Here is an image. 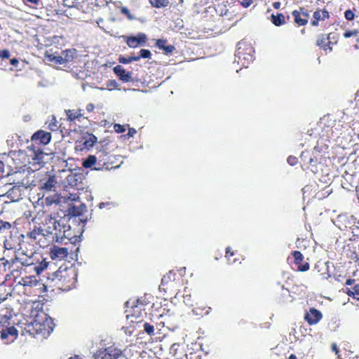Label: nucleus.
Listing matches in <instances>:
<instances>
[{
  "instance_id": "obj_1",
  "label": "nucleus",
  "mask_w": 359,
  "mask_h": 359,
  "mask_svg": "<svg viewBox=\"0 0 359 359\" xmlns=\"http://www.w3.org/2000/svg\"><path fill=\"white\" fill-rule=\"evenodd\" d=\"M42 216L44 217L42 222L44 229L34 227V229L28 232L27 236L30 240L29 243L32 245H39V247H47L48 245L46 236L53 235V240L57 239L65 236L70 226L69 224V217L66 215L65 211L60 210L53 214H46L42 212Z\"/></svg>"
},
{
  "instance_id": "obj_2",
  "label": "nucleus",
  "mask_w": 359,
  "mask_h": 359,
  "mask_svg": "<svg viewBox=\"0 0 359 359\" xmlns=\"http://www.w3.org/2000/svg\"><path fill=\"white\" fill-rule=\"evenodd\" d=\"M79 248H51L50 257L53 260H64L71 266H60L59 269L48 276L55 287L64 291L71 290L76 282V271L74 267L78 260Z\"/></svg>"
},
{
  "instance_id": "obj_3",
  "label": "nucleus",
  "mask_w": 359,
  "mask_h": 359,
  "mask_svg": "<svg viewBox=\"0 0 359 359\" xmlns=\"http://www.w3.org/2000/svg\"><path fill=\"white\" fill-rule=\"evenodd\" d=\"M22 250L24 248H18L15 251V259L22 265L25 266L24 269L25 273L34 271L37 275H39L48 265L46 258H43L40 252H36L33 255L27 257L24 256Z\"/></svg>"
},
{
  "instance_id": "obj_4",
  "label": "nucleus",
  "mask_w": 359,
  "mask_h": 359,
  "mask_svg": "<svg viewBox=\"0 0 359 359\" xmlns=\"http://www.w3.org/2000/svg\"><path fill=\"white\" fill-rule=\"evenodd\" d=\"M100 146L97 147V154L98 158L97 170H111L119 166L118 159L116 156L110 154L107 147V144L100 142Z\"/></svg>"
},
{
  "instance_id": "obj_5",
  "label": "nucleus",
  "mask_w": 359,
  "mask_h": 359,
  "mask_svg": "<svg viewBox=\"0 0 359 359\" xmlns=\"http://www.w3.org/2000/svg\"><path fill=\"white\" fill-rule=\"evenodd\" d=\"M254 52L250 44L243 41H239L237 44L234 62L241 64L244 67H248L254 59L252 54Z\"/></svg>"
},
{
  "instance_id": "obj_6",
  "label": "nucleus",
  "mask_w": 359,
  "mask_h": 359,
  "mask_svg": "<svg viewBox=\"0 0 359 359\" xmlns=\"http://www.w3.org/2000/svg\"><path fill=\"white\" fill-rule=\"evenodd\" d=\"M97 138L92 133H87L80 140H77L75 143V149L76 151H89L96 143Z\"/></svg>"
},
{
  "instance_id": "obj_7",
  "label": "nucleus",
  "mask_w": 359,
  "mask_h": 359,
  "mask_svg": "<svg viewBox=\"0 0 359 359\" xmlns=\"http://www.w3.org/2000/svg\"><path fill=\"white\" fill-rule=\"evenodd\" d=\"M122 354L121 349L110 346L103 350H99L95 355L94 359H118Z\"/></svg>"
},
{
  "instance_id": "obj_8",
  "label": "nucleus",
  "mask_w": 359,
  "mask_h": 359,
  "mask_svg": "<svg viewBox=\"0 0 359 359\" xmlns=\"http://www.w3.org/2000/svg\"><path fill=\"white\" fill-rule=\"evenodd\" d=\"M304 318L309 325H314L322 320L323 313L316 308L311 307L305 313Z\"/></svg>"
},
{
  "instance_id": "obj_9",
  "label": "nucleus",
  "mask_w": 359,
  "mask_h": 359,
  "mask_svg": "<svg viewBox=\"0 0 359 359\" xmlns=\"http://www.w3.org/2000/svg\"><path fill=\"white\" fill-rule=\"evenodd\" d=\"M144 304L139 299L136 300V304L131 306L130 316L135 318L136 323L142 321L144 314H146L145 309H144ZM129 315L127 316L128 317Z\"/></svg>"
},
{
  "instance_id": "obj_10",
  "label": "nucleus",
  "mask_w": 359,
  "mask_h": 359,
  "mask_svg": "<svg viewBox=\"0 0 359 359\" xmlns=\"http://www.w3.org/2000/svg\"><path fill=\"white\" fill-rule=\"evenodd\" d=\"M147 41V37L144 33H138L137 36H127L126 43L130 48H137L138 46L144 45Z\"/></svg>"
},
{
  "instance_id": "obj_11",
  "label": "nucleus",
  "mask_w": 359,
  "mask_h": 359,
  "mask_svg": "<svg viewBox=\"0 0 359 359\" xmlns=\"http://www.w3.org/2000/svg\"><path fill=\"white\" fill-rule=\"evenodd\" d=\"M39 275L36 273V275H25L22 276L19 281V283L24 287H35L37 285H40V280L38 278Z\"/></svg>"
},
{
  "instance_id": "obj_12",
  "label": "nucleus",
  "mask_w": 359,
  "mask_h": 359,
  "mask_svg": "<svg viewBox=\"0 0 359 359\" xmlns=\"http://www.w3.org/2000/svg\"><path fill=\"white\" fill-rule=\"evenodd\" d=\"M294 257V262L297 266L299 271H306L309 269V264L306 262H303L304 256L299 251H294L292 252Z\"/></svg>"
},
{
  "instance_id": "obj_13",
  "label": "nucleus",
  "mask_w": 359,
  "mask_h": 359,
  "mask_svg": "<svg viewBox=\"0 0 359 359\" xmlns=\"http://www.w3.org/2000/svg\"><path fill=\"white\" fill-rule=\"evenodd\" d=\"M115 74L118 77V79L123 82H129L133 81L132 79V72H127L126 69L121 65H116L113 69Z\"/></svg>"
},
{
  "instance_id": "obj_14",
  "label": "nucleus",
  "mask_w": 359,
  "mask_h": 359,
  "mask_svg": "<svg viewBox=\"0 0 359 359\" xmlns=\"http://www.w3.org/2000/svg\"><path fill=\"white\" fill-rule=\"evenodd\" d=\"M32 140L39 141L43 144H47L51 140V134L48 132L40 130L33 134Z\"/></svg>"
},
{
  "instance_id": "obj_15",
  "label": "nucleus",
  "mask_w": 359,
  "mask_h": 359,
  "mask_svg": "<svg viewBox=\"0 0 359 359\" xmlns=\"http://www.w3.org/2000/svg\"><path fill=\"white\" fill-rule=\"evenodd\" d=\"M82 166L85 168H90L92 170H97L98 158L97 153L95 155H89L82 162Z\"/></svg>"
},
{
  "instance_id": "obj_16",
  "label": "nucleus",
  "mask_w": 359,
  "mask_h": 359,
  "mask_svg": "<svg viewBox=\"0 0 359 359\" xmlns=\"http://www.w3.org/2000/svg\"><path fill=\"white\" fill-rule=\"evenodd\" d=\"M29 156L32 158L34 163L41 164L43 163L44 153L39 149L35 150L34 147H28Z\"/></svg>"
},
{
  "instance_id": "obj_17",
  "label": "nucleus",
  "mask_w": 359,
  "mask_h": 359,
  "mask_svg": "<svg viewBox=\"0 0 359 359\" xmlns=\"http://www.w3.org/2000/svg\"><path fill=\"white\" fill-rule=\"evenodd\" d=\"M355 282L356 280L352 278H348L345 282L346 285H353V287L346 288V293L349 297H355L356 295H359V283H356Z\"/></svg>"
},
{
  "instance_id": "obj_18",
  "label": "nucleus",
  "mask_w": 359,
  "mask_h": 359,
  "mask_svg": "<svg viewBox=\"0 0 359 359\" xmlns=\"http://www.w3.org/2000/svg\"><path fill=\"white\" fill-rule=\"evenodd\" d=\"M156 46L162 50L165 54H171L175 50L174 46L169 44L166 39H159L156 41Z\"/></svg>"
},
{
  "instance_id": "obj_19",
  "label": "nucleus",
  "mask_w": 359,
  "mask_h": 359,
  "mask_svg": "<svg viewBox=\"0 0 359 359\" xmlns=\"http://www.w3.org/2000/svg\"><path fill=\"white\" fill-rule=\"evenodd\" d=\"M81 111L82 110L81 109L65 110V114L67 120L69 121L70 122H74L76 120H79V118H81L83 116Z\"/></svg>"
},
{
  "instance_id": "obj_20",
  "label": "nucleus",
  "mask_w": 359,
  "mask_h": 359,
  "mask_svg": "<svg viewBox=\"0 0 359 359\" xmlns=\"http://www.w3.org/2000/svg\"><path fill=\"white\" fill-rule=\"evenodd\" d=\"M17 224V220L14 221L13 223H10L3 219H0V233H3L9 231L12 227H15Z\"/></svg>"
},
{
  "instance_id": "obj_21",
  "label": "nucleus",
  "mask_w": 359,
  "mask_h": 359,
  "mask_svg": "<svg viewBox=\"0 0 359 359\" xmlns=\"http://www.w3.org/2000/svg\"><path fill=\"white\" fill-rule=\"evenodd\" d=\"M292 15L294 18V22L299 26L305 25L307 24L308 20L299 15L297 10H294L292 12Z\"/></svg>"
},
{
  "instance_id": "obj_22",
  "label": "nucleus",
  "mask_w": 359,
  "mask_h": 359,
  "mask_svg": "<svg viewBox=\"0 0 359 359\" xmlns=\"http://www.w3.org/2000/svg\"><path fill=\"white\" fill-rule=\"evenodd\" d=\"M271 18L273 24L276 26L278 27L285 23V16L282 13H278L277 15L272 14Z\"/></svg>"
},
{
  "instance_id": "obj_23",
  "label": "nucleus",
  "mask_w": 359,
  "mask_h": 359,
  "mask_svg": "<svg viewBox=\"0 0 359 359\" xmlns=\"http://www.w3.org/2000/svg\"><path fill=\"white\" fill-rule=\"evenodd\" d=\"M55 177L49 176L48 180L41 184V189L46 191H50L55 187Z\"/></svg>"
},
{
  "instance_id": "obj_24",
  "label": "nucleus",
  "mask_w": 359,
  "mask_h": 359,
  "mask_svg": "<svg viewBox=\"0 0 359 359\" xmlns=\"http://www.w3.org/2000/svg\"><path fill=\"white\" fill-rule=\"evenodd\" d=\"M46 57L49 62H54L57 65H62L65 62V60L60 55H55L53 54H46Z\"/></svg>"
},
{
  "instance_id": "obj_25",
  "label": "nucleus",
  "mask_w": 359,
  "mask_h": 359,
  "mask_svg": "<svg viewBox=\"0 0 359 359\" xmlns=\"http://www.w3.org/2000/svg\"><path fill=\"white\" fill-rule=\"evenodd\" d=\"M184 303L188 306H194V299L191 298V294L189 293V291L187 290V287L184 290L183 294Z\"/></svg>"
},
{
  "instance_id": "obj_26",
  "label": "nucleus",
  "mask_w": 359,
  "mask_h": 359,
  "mask_svg": "<svg viewBox=\"0 0 359 359\" xmlns=\"http://www.w3.org/2000/svg\"><path fill=\"white\" fill-rule=\"evenodd\" d=\"M226 258L227 259L228 262L231 264L236 262L238 259L236 257H234V255H236V252L233 250V248H226Z\"/></svg>"
},
{
  "instance_id": "obj_27",
  "label": "nucleus",
  "mask_w": 359,
  "mask_h": 359,
  "mask_svg": "<svg viewBox=\"0 0 359 359\" xmlns=\"http://www.w3.org/2000/svg\"><path fill=\"white\" fill-rule=\"evenodd\" d=\"M313 16L314 19L320 20H325V19L328 18L330 17V15H329L328 11H327L326 10H323L322 11H315Z\"/></svg>"
},
{
  "instance_id": "obj_28",
  "label": "nucleus",
  "mask_w": 359,
  "mask_h": 359,
  "mask_svg": "<svg viewBox=\"0 0 359 359\" xmlns=\"http://www.w3.org/2000/svg\"><path fill=\"white\" fill-rule=\"evenodd\" d=\"M176 280V273L172 271H170L165 276L161 279L162 284H168L169 282L175 281Z\"/></svg>"
},
{
  "instance_id": "obj_29",
  "label": "nucleus",
  "mask_w": 359,
  "mask_h": 359,
  "mask_svg": "<svg viewBox=\"0 0 359 359\" xmlns=\"http://www.w3.org/2000/svg\"><path fill=\"white\" fill-rule=\"evenodd\" d=\"M192 311L196 316H203V314H208L209 313V309L210 308L206 309L205 307H200V306H192Z\"/></svg>"
},
{
  "instance_id": "obj_30",
  "label": "nucleus",
  "mask_w": 359,
  "mask_h": 359,
  "mask_svg": "<svg viewBox=\"0 0 359 359\" xmlns=\"http://www.w3.org/2000/svg\"><path fill=\"white\" fill-rule=\"evenodd\" d=\"M346 254L352 260L359 262V248L358 252L353 251L351 248H349Z\"/></svg>"
},
{
  "instance_id": "obj_31",
  "label": "nucleus",
  "mask_w": 359,
  "mask_h": 359,
  "mask_svg": "<svg viewBox=\"0 0 359 359\" xmlns=\"http://www.w3.org/2000/svg\"><path fill=\"white\" fill-rule=\"evenodd\" d=\"M330 34H328L327 36H325V35H324V34L318 35V39H317V41H316V44L318 46H322L323 47V44L325 42V41L326 40H330Z\"/></svg>"
},
{
  "instance_id": "obj_32",
  "label": "nucleus",
  "mask_w": 359,
  "mask_h": 359,
  "mask_svg": "<svg viewBox=\"0 0 359 359\" xmlns=\"http://www.w3.org/2000/svg\"><path fill=\"white\" fill-rule=\"evenodd\" d=\"M150 3L156 8L164 7L168 4L166 0H150Z\"/></svg>"
},
{
  "instance_id": "obj_33",
  "label": "nucleus",
  "mask_w": 359,
  "mask_h": 359,
  "mask_svg": "<svg viewBox=\"0 0 359 359\" xmlns=\"http://www.w3.org/2000/svg\"><path fill=\"white\" fill-rule=\"evenodd\" d=\"M180 345L178 344H173L170 348V355L171 357L169 359L177 358L176 355L177 353L178 347Z\"/></svg>"
},
{
  "instance_id": "obj_34",
  "label": "nucleus",
  "mask_w": 359,
  "mask_h": 359,
  "mask_svg": "<svg viewBox=\"0 0 359 359\" xmlns=\"http://www.w3.org/2000/svg\"><path fill=\"white\" fill-rule=\"evenodd\" d=\"M143 327L144 330L149 335L152 336L154 334V327L152 325L149 324V323H144Z\"/></svg>"
},
{
  "instance_id": "obj_35",
  "label": "nucleus",
  "mask_w": 359,
  "mask_h": 359,
  "mask_svg": "<svg viewBox=\"0 0 359 359\" xmlns=\"http://www.w3.org/2000/svg\"><path fill=\"white\" fill-rule=\"evenodd\" d=\"M14 156H15V157H18L19 159H24V161L21 163V164L18 165L20 168L26 165L25 158H26L27 155L25 154V152H23L22 151H19L17 154L15 153Z\"/></svg>"
},
{
  "instance_id": "obj_36",
  "label": "nucleus",
  "mask_w": 359,
  "mask_h": 359,
  "mask_svg": "<svg viewBox=\"0 0 359 359\" xmlns=\"http://www.w3.org/2000/svg\"><path fill=\"white\" fill-rule=\"evenodd\" d=\"M139 55L141 58H150L151 57V53L149 50L147 49H141L139 52Z\"/></svg>"
},
{
  "instance_id": "obj_37",
  "label": "nucleus",
  "mask_w": 359,
  "mask_h": 359,
  "mask_svg": "<svg viewBox=\"0 0 359 359\" xmlns=\"http://www.w3.org/2000/svg\"><path fill=\"white\" fill-rule=\"evenodd\" d=\"M297 12L299 13L301 16L304 18L305 19H307L309 20V18L310 17L309 12L307 9H306L304 7L299 8V10H297Z\"/></svg>"
},
{
  "instance_id": "obj_38",
  "label": "nucleus",
  "mask_w": 359,
  "mask_h": 359,
  "mask_svg": "<svg viewBox=\"0 0 359 359\" xmlns=\"http://www.w3.org/2000/svg\"><path fill=\"white\" fill-rule=\"evenodd\" d=\"M114 129L117 133H122L126 131L125 126L121 125L119 123H115L114 126Z\"/></svg>"
},
{
  "instance_id": "obj_39",
  "label": "nucleus",
  "mask_w": 359,
  "mask_h": 359,
  "mask_svg": "<svg viewBox=\"0 0 359 359\" xmlns=\"http://www.w3.org/2000/svg\"><path fill=\"white\" fill-rule=\"evenodd\" d=\"M22 252L24 256L29 257L36 253V251L34 250V248H24V250H22Z\"/></svg>"
},
{
  "instance_id": "obj_40",
  "label": "nucleus",
  "mask_w": 359,
  "mask_h": 359,
  "mask_svg": "<svg viewBox=\"0 0 359 359\" xmlns=\"http://www.w3.org/2000/svg\"><path fill=\"white\" fill-rule=\"evenodd\" d=\"M11 56L10 51L8 49L0 50V57L3 60L8 59Z\"/></svg>"
},
{
  "instance_id": "obj_41",
  "label": "nucleus",
  "mask_w": 359,
  "mask_h": 359,
  "mask_svg": "<svg viewBox=\"0 0 359 359\" xmlns=\"http://www.w3.org/2000/svg\"><path fill=\"white\" fill-rule=\"evenodd\" d=\"M200 355L197 354V352H190L189 354L187 353H185L186 359H198ZM181 359H183L181 358Z\"/></svg>"
},
{
  "instance_id": "obj_42",
  "label": "nucleus",
  "mask_w": 359,
  "mask_h": 359,
  "mask_svg": "<svg viewBox=\"0 0 359 359\" xmlns=\"http://www.w3.org/2000/svg\"><path fill=\"white\" fill-rule=\"evenodd\" d=\"M48 128L50 130H56L58 128L57 123L55 118L49 123Z\"/></svg>"
},
{
  "instance_id": "obj_43",
  "label": "nucleus",
  "mask_w": 359,
  "mask_h": 359,
  "mask_svg": "<svg viewBox=\"0 0 359 359\" xmlns=\"http://www.w3.org/2000/svg\"><path fill=\"white\" fill-rule=\"evenodd\" d=\"M354 13L351 10H346L344 13V17L347 20H352L354 18Z\"/></svg>"
},
{
  "instance_id": "obj_44",
  "label": "nucleus",
  "mask_w": 359,
  "mask_h": 359,
  "mask_svg": "<svg viewBox=\"0 0 359 359\" xmlns=\"http://www.w3.org/2000/svg\"><path fill=\"white\" fill-rule=\"evenodd\" d=\"M121 13L124 14L125 15H126V17L129 19V20H133L134 18L133 17V15L130 14V11L128 9V8L126 7H122L121 9Z\"/></svg>"
},
{
  "instance_id": "obj_45",
  "label": "nucleus",
  "mask_w": 359,
  "mask_h": 359,
  "mask_svg": "<svg viewBox=\"0 0 359 359\" xmlns=\"http://www.w3.org/2000/svg\"><path fill=\"white\" fill-rule=\"evenodd\" d=\"M358 31L356 29H354L353 31H346L344 32V36L345 38H349L353 36H356L358 34Z\"/></svg>"
},
{
  "instance_id": "obj_46",
  "label": "nucleus",
  "mask_w": 359,
  "mask_h": 359,
  "mask_svg": "<svg viewBox=\"0 0 359 359\" xmlns=\"http://www.w3.org/2000/svg\"><path fill=\"white\" fill-rule=\"evenodd\" d=\"M118 62L122 64H128L130 62V60L129 57H124L123 55H121L118 57Z\"/></svg>"
},
{
  "instance_id": "obj_47",
  "label": "nucleus",
  "mask_w": 359,
  "mask_h": 359,
  "mask_svg": "<svg viewBox=\"0 0 359 359\" xmlns=\"http://www.w3.org/2000/svg\"><path fill=\"white\" fill-rule=\"evenodd\" d=\"M287 162L289 164L292 165H294L297 163V160L295 157H293V156H289L287 158Z\"/></svg>"
},
{
  "instance_id": "obj_48",
  "label": "nucleus",
  "mask_w": 359,
  "mask_h": 359,
  "mask_svg": "<svg viewBox=\"0 0 359 359\" xmlns=\"http://www.w3.org/2000/svg\"><path fill=\"white\" fill-rule=\"evenodd\" d=\"M252 3V0H242L241 4L243 7L248 8Z\"/></svg>"
},
{
  "instance_id": "obj_49",
  "label": "nucleus",
  "mask_w": 359,
  "mask_h": 359,
  "mask_svg": "<svg viewBox=\"0 0 359 359\" xmlns=\"http://www.w3.org/2000/svg\"><path fill=\"white\" fill-rule=\"evenodd\" d=\"M137 133L136 130L133 128H130L128 132V137H133Z\"/></svg>"
},
{
  "instance_id": "obj_50",
  "label": "nucleus",
  "mask_w": 359,
  "mask_h": 359,
  "mask_svg": "<svg viewBox=\"0 0 359 359\" xmlns=\"http://www.w3.org/2000/svg\"><path fill=\"white\" fill-rule=\"evenodd\" d=\"M10 63L11 65H12L13 66H15V67H17L18 65L19 64V60L14 57V58H12L11 60H10Z\"/></svg>"
},
{
  "instance_id": "obj_51",
  "label": "nucleus",
  "mask_w": 359,
  "mask_h": 359,
  "mask_svg": "<svg viewBox=\"0 0 359 359\" xmlns=\"http://www.w3.org/2000/svg\"><path fill=\"white\" fill-rule=\"evenodd\" d=\"M94 109H95V106L92 103H90V104H87V106H86V110L88 112H92L94 110Z\"/></svg>"
},
{
  "instance_id": "obj_52",
  "label": "nucleus",
  "mask_w": 359,
  "mask_h": 359,
  "mask_svg": "<svg viewBox=\"0 0 359 359\" xmlns=\"http://www.w3.org/2000/svg\"><path fill=\"white\" fill-rule=\"evenodd\" d=\"M130 57V62H133V61H138L140 60V55H137V56H129Z\"/></svg>"
},
{
  "instance_id": "obj_53",
  "label": "nucleus",
  "mask_w": 359,
  "mask_h": 359,
  "mask_svg": "<svg viewBox=\"0 0 359 359\" xmlns=\"http://www.w3.org/2000/svg\"><path fill=\"white\" fill-rule=\"evenodd\" d=\"M4 163H3V161L0 159V172H1L2 173L4 172Z\"/></svg>"
},
{
  "instance_id": "obj_54",
  "label": "nucleus",
  "mask_w": 359,
  "mask_h": 359,
  "mask_svg": "<svg viewBox=\"0 0 359 359\" xmlns=\"http://www.w3.org/2000/svg\"><path fill=\"white\" fill-rule=\"evenodd\" d=\"M273 7L276 9H278L280 7V3L278 1H276L273 4Z\"/></svg>"
},
{
  "instance_id": "obj_55",
  "label": "nucleus",
  "mask_w": 359,
  "mask_h": 359,
  "mask_svg": "<svg viewBox=\"0 0 359 359\" xmlns=\"http://www.w3.org/2000/svg\"><path fill=\"white\" fill-rule=\"evenodd\" d=\"M331 41H328V42L323 46V48L326 50L327 49V47H328V48L332 50V47L330 46V44H331Z\"/></svg>"
},
{
  "instance_id": "obj_56",
  "label": "nucleus",
  "mask_w": 359,
  "mask_h": 359,
  "mask_svg": "<svg viewBox=\"0 0 359 359\" xmlns=\"http://www.w3.org/2000/svg\"><path fill=\"white\" fill-rule=\"evenodd\" d=\"M332 350H333L336 353H337L339 352V349H338V348H337V345H336L335 344H333L332 345Z\"/></svg>"
},
{
  "instance_id": "obj_57",
  "label": "nucleus",
  "mask_w": 359,
  "mask_h": 359,
  "mask_svg": "<svg viewBox=\"0 0 359 359\" xmlns=\"http://www.w3.org/2000/svg\"><path fill=\"white\" fill-rule=\"evenodd\" d=\"M311 24L312 26H317L318 25V20L314 19L313 21H311Z\"/></svg>"
},
{
  "instance_id": "obj_58",
  "label": "nucleus",
  "mask_w": 359,
  "mask_h": 359,
  "mask_svg": "<svg viewBox=\"0 0 359 359\" xmlns=\"http://www.w3.org/2000/svg\"><path fill=\"white\" fill-rule=\"evenodd\" d=\"M110 83H111L110 86H113L114 87H116L117 86V83H116V81H114V80L111 81Z\"/></svg>"
},
{
  "instance_id": "obj_59",
  "label": "nucleus",
  "mask_w": 359,
  "mask_h": 359,
  "mask_svg": "<svg viewBox=\"0 0 359 359\" xmlns=\"http://www.w3.org/2000/svg\"><path fill=\"white\" fill-rule=\"evenodd\" d=\"M289 359H297L296 355H294V354H291L290 356H289Z\"/></svg>"
},
{
  "instance_id": "obj_60",
  "label": "nucleus",
  "mask_w": 359,
  "mask_h": 359,
  "mask_svg": "<svg viewBox=\"0 0 359 359\" xmlns=\"http://www.w3.org/2000/svg\"><path fill=\"white\" fill-rule=\"evenodd\" d=\"M69 359H82V358H79L78 355H76L74 357H71Z\"/></svg>"
},
{
  "instance_id": "obj_61",
  "label": "nucleus",
  "mask_w": 359,
  "mask_h": 359,
  "mask_svg": "<svg viewBox=\"0 0 359 359\" xmlns=\"http://www.w3.org/2000/svg\"><path fill=\"white\" fill-rule=\"evenodd\" d=\"M46 322L48 325H49V324H50V325H53V321H52L51 320H47Z\"/></svg>"
},
{
  "instance_id": "obj_62",
  "label": "nucleus",
  "mask_w": 359,
  "mask_h": 359,
  "mask_svg": "<svg viewBox=\"0 0 359 359\" xmlns=\"http://www.w3.org/2000/svg\"><path fill=\"white\" fill-rule=\"evenodd\" d=\"M53 327L49 326V330H48V333H50V332L53 331Z\"/></svg>"
},
{
  "instance_id": "obj_63",
  "label": "nucleus",
  "mask_w": 359,
  "mask_h": 359,
  "mask_svg": "<svg viewBox=\"0 0 359 359\" xmlns=\"http://www.w3.org/2000/svg\"><path fill=\"white\" fill-rule=\"evenodd\" d=\"M312 162H313V158H311L310 159V163H312Z\"/></svg>"
},
{
  "instance_id": "obj_64",
  "label": "nucleus",
  "mask_w": 359,
  "mask_h": 359,
  "mask_svg": "<svg viewBox=\"0 0 359 359\" xmlns=\"http://www.w3.org/2000/svg\"><path fill=\"white\" fill-rule=\"evenodd\" d=\"M358 247H359V244H358Z\"/></svg>"
}]
</instances>
